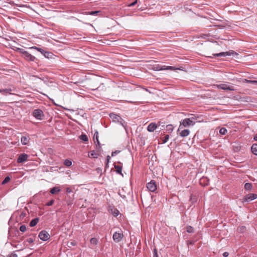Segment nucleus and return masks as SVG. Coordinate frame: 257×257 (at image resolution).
<instances>
[{
	"label": "nucleus",
	"instance_id": "obj_55",
	"mask_svg": "<svg viewBox=\"0 0 257 257\" xmlns=\"http://www.w3.org/2000/svg\"><path fill=\"white\" fill-rule=\"evenodd\" d=\"M145 66H149V64H145Z\"/></svg>",
	"mask_w": 257,
	"mask_h": 257
},
{
	"label": "nucleus",
	"instance_id": "obj_11",
	"mask_svg": "<svg viewBox=\"0 0 257 257\" xmlns=\"http://www.w3.org/2000/svg\"><path fill=\"white\" fill-rule=\"evenodd\" d=\"M236 53L233 51H230L226 52H221L218 54H214L213 55L214 56H231L233 54H236Z\"/></svg>",
	"mask_w": 257,
	"mask_h": 257
},
{
	"label": "nucleus",
	"instance_id": "obj_45",
	"mask_svg": "<svg viewBox=\"0 0 257 257\" xmlns=\"http://www.w3.org/2000/svg\"><path fill=\"white\" fill-rule=\"evenodd\" d=\"M27 241H28L29 243H32L34 242V240L32 238H29L27 239Z\"/></svg>",
	"mask_w": 257,
	"mask_h": 257
},
{
	"label": "nucleus",
	"instance_id": "obj_26",
	"mask_svg": "<svg viewBox=\"0 0 257 257\" xmlns=\"http://www.w3.org/2000/svg\"><path fill=\"white\" fill-rule=\"evenodd\" d=\"M80 139L84 142H87L88 141V139L87 136L85 134H82L80 136Z\"/></svg>",
	"mask_w": 257,
	"mask_h": 257
},
{
	"label": "nucleus",
	"instance_id": "obj_38",
	"mask_svg": "<svg viewBox=\"0 0 257 257\" xmlns=\"http://www.w3.org/2000/svg\"><path fill=\"white\" fill-rule=\"evenodd\" d=\"M118 213H119V211H118V210L115 209L113 211L112 214H113L114 216L116 217V216H117L118 215Z\"/></svg>",
	"mask_w": 257,
	"mask_h": 257
},
{
	"label": "nucleus",
	"instance_id": "obj_37",
	"mask_svg": "<svg viewBox=\"0 0 257 257\" xmlns=\"http://www.w3.org/2000/svg\"><path fill=\"white\" fill-rule=\"evenodd\" d=\"M167 128L168 131L172 132L173 130V127L172 125L169 124V125H167Z\"/></svg>",
	"mask_w": 257,
	"mask_h": 257
},
{
	"label": "nucleus",
	"instance_id": "obj_1",
	"mask_svg": "<svg viewBox=\"0 0 257 257\" xmlns=\"http://www.w3.org/2000/svg\"><path fill=\"white\" fill-rule=\"evenodd\" d=\"M196 122V118L194 117L191 118H185L180 121V124L179 126L178 132L183 128V127H188L190 126H193Z\"/></svg>",
	"mask_w": 257,
	"mask_h": 257
},
{
	"label": "nucleus",
	"instance_id": "obj_46",
	"mask_svg": "<svg viewBox=\"0 0 257 257\" xmlns=\"http://www.w3.org/2000/svg\"><path fill=\"white\" fill-rule=\"evenodd\" d=\"M98 13H99L98 11H92V12H90V15H94L97 14Z\"/></svg>",
	"mask_w": 257,
	"mask_h": 257
},
{
	"label": "nucleus",
	"instance_id": "obj_44",
	"mask_svg": "<svg viewBox=\"0 0 257 257\" xmlns=\"http://www.w3.org/2000/svg\"><path fill=\"white\" fill-rule=\"evenodd\" d=\"M137 3V0L135 1L134 2L129 4L128 5V7H133L135 6Z\"/></svg>",
	"mask_w": 257,
	"mask_h": 257
},
{
	"label": "nucleus",
	"instance_id": "obj_16",
	"mask_svg": "<svg viewBox=\"0 0 257 257\" xmlns=\"http://www.w3.org/2000/svg\"><path fill=\"white\" fill-rule=\"evenodd\" d=\"M110 116L114 121H119L120 120L122 119L120 117V116H119V115L115 114H113V113L110 114Z\"/></svg>",
	"mask_w": 257,
	"mask_h": 257
},
{
	"label": "nucleus",
	"instance_id": "obj_2",
	"mask_svg": "<svg viewBox=\"0 0 257 257\" xmlns=\"http://www.w3.org/2000/svg\"><path fill=\"white\" fill-rule=\"evenodd\" d=\"M150 69H153L156 71H160V70H175L177 69L172 66H159L158 65H154L152 68H150Z\"/></svg>",
	"mask_w": 257,
	"mask_h": 257
},
{
	"label": "nucleus",
	"instance_id": "obj_28",
	"mask_svg": "<svg viewBox=\"0 0 257 257\" xmlns=\"http://www.w3.org/2000/svg\"><path fill=\"white\" fill-rule=\"evenodd\" d=\"M227 133V130L225 127H222L219 130V133L221 135H224Z\"/></svg>",
	"mask_w": 257,
	"mask_h": 257
},
{
	"label": "nucleus",
	"instance_id": "obj_40",
	"mask_svg": "<svg viewBox=\"0 0 257 257\" xmlns=\"http://www.w3.org/2000/svg\"><path fill=\"white\" fill-rule=\"evenodd\" d=\"M54 202V200H51L47 203V206H51L53 204Z\"/></svg>",
	"mask_w": 257,
	"mask_h": 257
},
{
	"label": "nucleus",
	"instance_id": "obj_42",
	"mask_svg": "<svg viewBox=\"0 0 257 257\" xmlns=\"http://www.w3.org/2000/svg\"><path fill=\"white\" fill-rule=\"evenodd\" d=\"M120 152L119 151H115V152H113L111 154V156L112 157L114 156L115 155L118 154Z\"/></svg>",
	"mask_w": 257,
	"mask_h": 257
},
{
	"label": "nucleus",
	"instance_id": "obj_34",
	"mask_svg": "<svg viewBox=\"0 0 257 257\" xmlns=\"http://www.w3.org/2000/svg\"><path fill=\"white\" fill-rule=\"evenodd\" d=\"M187 231L189 233H192L194 231L193 228L190 226L187 227Z\"/></svg>",
	"mask_w": 257,
	"mask_h": 257
},
{
	"label": "nucleus",
	"instance_id": "obj_14",
	"mask_svg": "<svg viewBox=\"0 0 257 257\" xmlns=\"http://www.w3.org/2000/svg\"><path fill=\"white\" fill-rule=\"evenodd\" d=\"M157 126L156 123L152 122L148 126L147 130L150 132H152L157 128Z\"/></svg>",
	"mask_w": 257,
	"mask_h": 257
},
{
	"label": "nucleus",
	"instance_id": "obj_4",
	"mask_svg": "<svg viewBox=\"0 0 257 257\" xmlns=\"http://www.w3.org/2000/svg\"><path fill=\"white\" fill-rule=\"evenodd\" d=\"M156 94L155 92L151 91L146 88V97L148 100L146 102H151L155 99Z\"/></svg>",
	"mask_w": 257,
	"mask_h": 257
},
{
	"label": "nucleus",
	"instance_id": "obj_41",
	"mask_svg": "<svg viewBox=\"0 0 257 257\" xmlns=\"http://www.w3.org/2000/svg\"><path fill=\"white\" fill-rule=\"evenodd\" d=\"M153 257H158L156 249H154L153 252Z\"/></svg>",
	"mask_w": 257,
	"mask_h": 257
},
{
	"label": "nucleus",
	"instance_id": "obj_33",
	"mask_svg": "<svg viewBox=\"0 0 257 257\" xmlns=\"http://www.w3.org/2000/svg\"><path fill=\"white\" fill-rule=\"evenodd\" d=\"M10 177L9 176L6 177L2 182L3 184H5L9 182L10 180Z\"/></svg>",
	"mask_w": 257,
	"mask_h": 257
},
{
	"label": "nucleus",
	"instance_id": "obj_20",
	"mask_svg": "<svg viewBox=\"0 0 257 257\" xmlns=\"http://www.w3.org/2000/svg\"><path fill=\"white\" fill-rule=\"evenodd\" d=\"M38 221H39V219L38 218H36L32 219L30 223V226H31V227L35 226L37 224Z\"/></svg>",
	"mask_w": 257,
	"mask_h": 257
},
{
	"label": "nucleus",
	"instance_id": "obj_21",
	"mask_svg": "<svg viewBox=\"0 0 257 257\" xmlns=\"http://www.w3.org/2000/svg\"><path fill=\"white\" fill-rule=\"evenodd\" d=\"M93 139H94V142L95 143H97V144L98 145H100V143H99V141L98 140V133L97 132H96L94 133V136H93Z\"/></svg>",
	"mask_w": 257,
	"mask_h": 257
},
{
	"label": "nucleus",
	"instance_id": "obj_6",
	"mask_svg": "<svg viewBox=\"0 0 257 257\" xmlns=\"http://www.w3.org/2000/svg\"><path fill=\"white\" fill-rule=\"evenodd\" d=\"M33 116L38 119H42L44 116L43 112L39 109H35L33 112Z\"/></svg>",
	"mask_w": 257,
	"mask_h": 257
},
{
	"label": "nucleus",
	"instance_id": "obj_15",
	"mask_svg": "<svg viewBox=\"0 0 257 257\" xmlns=\"http://www.w3.org/2000/svg\"><path fill=\"white\" fill-rule=\"evenodd\" d=\"M190 131L189 130L186 129L182 130L179 133L180 136L182 137H185L189 135Z\"/></svg>",
	"mask_w": 257,
	"mask_h": 257
},
{
	"label": "nucleus",
	"instance_id": "obj_17",
	"mask_svg": "<svg viewBox=\"0 0 257 257\" xmlns=\"http://www.w3.org/2000/svg\"><path fill=\"white\" fill-rule=\"evenodd\" d=\"M114 168L116 170V173L121 175L123 176V174H122V167L115 164Z\"/></svg>",
	"mask_w": 257,
	"mask_h": 257
},
{
	"label": "nucleus",
	"instance_id": "obj_31",
	"mask_svg": "<svg viewBox=\"0 0 257 257\" xmlns=\"http://www.w3.org/2000/svg\"><path fill=\"white\" fill-rule=\"evenodd\" d=\"M18 51L22 55L23 57L25 55V53H27V51L21 48H18Z\"/></svg>",
	"mask_w": 257,
	"mask_h": 257
},
{
	"label": "nucleus",
	"instance_id": "obj_8",
	"mask_svg": "<svg viewBox=\"0 0 257 257\" xmlns=\"http://www.w3.org/2000/svg\"><path fill=\"white\" fill-rule=\"evenodd\" d=\"M123 234L121 232H115L113 234V239L115 242H118L121 240Z\"/></svg>",
	"mask_w": 257,
	"mask_h": 257
},
{
	"label": "nucleus",
	"instance_id": "obj_53",
	"mask_svg": "<svg viewBox=\"0 0 257 257\" xmlns=\"http://www.w3.org/2000/svg\"><path fill=\"white\" fill-rule=\"evenodd\" d=\"M3 89H0V92L2 93V92H3Z\"/></svg>",
	"mask_w": 257,
	"mask_h": 257
},
{
	"label": "nucleus",
	"instance_id": "obj_3",
	"mask_svg": "<svg viewBox=\"0 0 257 257\" xmlns=\"http://www.w3.org/2000/svg\"><path fill=\"white\" fill-rule=\"evenodd\" d=\"M257 198V194L250 193L246 195L242 199V202H249Z\"/></svg>",
	"mask_w": 257,
	"mask_h": 257
},
{
	"label": "nucleus",
	"instance_id": "obj_13",
	"mask_svg": "<svg viewBox=\"0 0 257 257\" xmlns=\"http://www.w3.org/2000/svg\"><path fill=\"white\" fill-rule=\"evenodd\" d=\"M30 49L37 50V51L40 52L42 54H44V56L46 57H48V55H49V53L47 52L41 48L37 47L36 46L30 47Z\"/></svg>",
	"mask_w": 257,
	"mask_h": 257
},
{
	"label": "nucleus",
	"instance_id": "obj_10",
	"mask_svg": "<svg viewBox=\"0 0 257 257\" xmlns=\"http://www.w3.org/2000/svg\"><path fill=\"white\" fill-rule=\"evenodd\" d=\"M28 158V155L26 154H21L17 159V162L19 163H23L27 160Z\"/></svg>",
	"mask_w": 257,
	"mask_h": 257
},
{
	"label": "nucleus",
	"instance_id": "obj_47",
	"mask_svg": "<svg viewBox=\"0 0 257 257\" xmlns=\"http://www.w3.org/2000/svg\"><path fill=\"white\" fill-rule=\"evenodd\" d=\"M66 192L68 193H70L72 191V189L69 188H67L66 189Z\"/></svg>",
	"mask_w": 257,
	"mask_h": 257
},
{
	"label": "nucleus",
	"instance_id": "obj_19",
	"mask_svg": "<svg viewBox=\"0 0 257 257\" xmlns=\"http://www.w3.org/2000/svg\"><path fill=\"white\" fill-rule=\"evenodd\" d=\"M88 156L92 158H97L98 154L95 152V151H92L88 154Z\"/></svg>",
	"mask_w": 257,
	"mask_h": 257
},
{
	"label": "nucleus",
	"instance_id": "obj_36",
	"mask_svg": "<svg viewBox=\"0 0 257 257\" xmlns=\"http://www.w3.org/2000/svg\"><path fill=\"white\" fill-rule=\"evenodd\" d=\"M76 244V242L75 241H69L68 242V246L70 247L72 246H75Z\"/></svg>",
	"mask_w": 257,
	"mask_h": 257
},
{
	"label": "nucleus",
	"instance_id": "obj_43",
	"mask_svg": "<svg viewBox=\"0 0 257 257\" xmlns=\"http://www.w3.org/2000/svg\"><path fill=\"white\" fill-rule=\"evenodd\" d=\"M137 3V0L135 1L134 2L129 4L128 5V7H133L135 6Z\"/></svg>",
	"mask_w": 257,
	"mask_h": 257
},
{
	"label": "nucleus",
	"instance_id": "obj_23",
	"mask_svg": "<svg viewBox=\"0 0 257 257\" xmlns=\"http://www.w3.org/2000/svg\"><path fill=\"white\" fill-rule=\"evenodd\" d=\"M251 149L252 153L255 155H257V144H253L252 146Z\"/></svg>",
	"mask_w": 257,
	"mask_h": 257
},
{
	"label": "nucleus",
	"instance_id": "obj_9",
	"mask_svg": "<svg viewBox=\"0 0 257 257\" xmlns=\"http://www.w3.org/2000/svg\"><path fill=\"white\" fill-rule=\"evenodd\" d=\"M148 189L151 192H155L157 190V185L156 182L152 180L150 182L148 183L147 186Z\"/></svg>",
	"mask_w": 257,
	"mask_h": 257
},
{
	"label": "nucleus",
	"instance_id": "obj_18",
	"mask_svg": "<svg viewBox=\"0 0 257 257\" xmlns=\"http://www.w3.org/2000/svg\"><path fill=\"white\" fill-rule=\"evenodd\" d=\"M61 189L58 187H54L50 190V193L52 194H55L57 193L60 192Z\"/></svg>",
	"mask_w": 257,
	"mask_h": 257
},
{
	"label": "nucleus",
	"instance_id": "obj_35",
	"mask_svg": "<svg viewBox=\"0 0 257 257\" xmlns=\"http://www.w3.org/2000/svg\"><path fill=\"white\" fill-rule=\"evenodd\" d=\"M26 226L25 225H22L20 227V230L22 232H25L26 230Z\"/></svg>",
	"mask_w": 257,
	"mask_h": 257
},
{
	"label": "nucleus",
	"instance_id": "obj_48",
	"mask_svg": "<svg viewBox=\"0 0 257 257\" xmlns=\"http://www.w3.org/2000/svg\"><path fill=\"white\" fill-rule=\"evenodd\" d=\"M229 255V253L228 252H224L223 253V256L224 257H227Z\"/></svg>",
	"mask_w": 257,
	"mask_h": 257
},
{
	"label": "nucleus",
	"instance_id": "obj_30",
	"mask_svg": "<svg viewBox=\"0 0 257 257\" xmlns=\"http://www.w3.org/2000/svg\"><path fill=\"white\" fill-rule=\"evenodd\" d=\"M12 91V89L11 88H8V89H3V91L2 93L3 94H7V93H11V92Z\"/></svg>",
	"mask_w": 257,
	"mask_h": 257
},
{
	"label": "nucleus",
	"instance_id": "obj_27",
	"mask_svg": "<svg viewBox=\"0 0 257 257\" xmlns=\"http://www.w3.org/2000/svg\"><path fill=\"white\" fill-rule=\"evenodd\" d=\"M169 139V136L168 135H166L164 138H162V144L167 143Z\"/></svg>",
	"mask_w": 257,
	"mask_h": 257
},
{
	"label": "nucleus",
	"instance_id": "obj_50",
	"mask_svg": "<svg viewBox=\"0 0 257 257\" xmlns=\"http://www.w3.org/2000/svg\"><path fill=\"white\" fill-rule=\"evenodd\" d=\"M254 140L257 141V134L254 136Z\"/></svg>",
	"mask_w": 257,
	"mask_h": 257
},
{
	"label": "nucleus",
	"instance_id": "obj_24",
	"mask_svg": "<svg viewBox=\"0 0 257 257\" xmlns=\"http://www.w3.org/2000/svg\"><path fill=\"white\" fill-rule=\"evenodd\" d=\"M243 82L257 85V81L256 80H250L246 79H243Z\"/></svg>",
	"mask_w": 257,
	"mask_h": 257
},
{
	"label": "nucleus",
	"instance_id": "obj_52",
	"mask_svg": "<svg viewBox=\"0 0 257 257\" xmlns=\"http://www.w3.org/2000/svg\"><path fill=\"white\" fill-rule=\"evenodd\" d=\"M110 156H108L107 157V161H109V159H110Z\"/></svg>",
	"mask_w": 257,
	"mask_h": 257
},
{
	"label": "nucleus",
	"instance_id": "obj_56",
	"mask_svg": "<svg viewBox=\"0 0 257 257\" xmlns=\"http://www.w3.org/2000/svg\"><path fill=\"white\" fill-rule=\"evenodd\" d=\"M145 66H149V64H145Z\"/></svg>",
	"mask_w": 257,
	"mask_h": 257
},
{
	"label": "nucleus",
	"instance_id": "obj_32",
	"mask_svg": "<svg viewBox=\"0 0 257 257\" xmlns=\"http://www.w3.org/2000/svg\"><path fill=\"white\" fill-rule=\"evenodd\" d=\"M98 240L96 238H92L90 239V243L92 244H96L97 243Z\"/></svg>",
	"mask_w": 257,
	"mask_h": 257
},
{
	"label": "nucleus",
	"instance_id": "obj_49",
	"mask_svg": "<svg viewBox=\"0 0 257 257\" xmlns=\"http://www.w3.org/2000/svg\"><path fill=\"white\" fill-rule=\"evenodd\" d=\"M244 229V227L243 226H242L240 228V231H243Z\"/></svg>",
	"mask_w": 257,
	"mask_h": 257
},
{
	"label": "nucleus",
	"instance_id": "obj_39",
	"mask_svg": "<svg viewBox=\"0 0 257 257\" xmlns=\"http://www.w3.org/2000/svg\"><path fill=\"white\" fill-rule=\"evenodd\" d=\"M7 257H18V255L14 252H12L11 254L7 255Z\"/></svg>",
	"mask_w": 257,
	"mask_h": 257
},
{
	"label": "nucleus",
	"instance_id": "obj_12",
	"mask_svg": "<svg viewBox=\"0 0 257 257\" xmlns=\"http://www.w3.org/2000/svg\"><path fill=\"white\" fill-rule=\"evenodd\" d=\"M23 57L28 61H34L36 59V58L30 54L29 52L25 53V55L23 56Z\"/></svg>",
	"mask_w": 257,
	"mask_h": 257
},
{
	"label": "nucleus",
	"instance_id": "obj_5",
	"mask_svg": "<svg viewBox=\"0 0 257 257\" xmlns=\"http://www.w3.org/2000/svg\"><path fill=\"white\" fill-rule=\"evenodd\" d=\"M217 88L221 89L224 90H230L234 91L235 89L233 86L229 85L227 84L222 83L220 84H217L215 85Z\"/></svg>",
	"mask_w": 257,
	"mask_h": 257
},
{
	"label": "nucleus",
	"instance_id": "obj_51",
	"mask_svg": "<svg viewBox=\"0 0 257 257\" xmlns=\"http://www.w3.org/2000/svg\"><path fill=\"white\" fill-rule=\"evenodd\" d=\"M119 194L121 196V197L123 198H125L126 197V196L125 195H122L120 193H119Z\"/></svg>",
	"mask_w": 257,
	"mask_h": 257
},
{
	"label": "nucleus",
	"instance_id": "obj_29",
	"mask_svg": "<svg viewBox=\"0 0 257 257\" xmlns=\"http://www.w3.org/2000/svg\"><path fill=\"white\" fill-rule=\"evenodd\" d=\"M64 164L65 166L69 167L72 165V162L69 160L66 159L64 161Z\"/></svg>",
	"mask_w": 257,
	"mask_h": 257
},
{
	"label": "nucleus",
	"instance_id": "obj_25",
	"mask_svg": "<svg viewBox=\"0 0 257 257\" xmlns=\"http://www.w3.org/2000/svg\"><path fill=\"white\" fill-rule=\"evenodd\" d=\"M252 187V185L251 183H246L244 185V188L246 190H250Z\"/></svg>",
	"mask_w": 257,
	"mask_h": 257
},
{
	"label": "nucleus",
	"instance_id": "obj_54",
	"mask_svg": "<svg viewBox=\"0 0 257 257\" xmlns=\"http://www.w3.org/2000/svg\"><path fill=\"white\" fill-rule=\"evenodd\" d=\"M149 50H147V53H149Z\"/></svg>",
	"mask_w": 257,
	"mask_h": 257
},
{
	"label": "nucleus",
	"instance_id": "obj_7",
	"mask_svg": "<svg viewBox=\"0 0 257 257\" xmlns=\"http://www.w3.org/2000/svg\"><path fill=\"white\" fill-rule=\"evenodd\" d=\"M50 234L46 230H42L39 234V237L43 241H47L50 238Z\"/></svg>",
	"mask_w": 257,
	"mask_h": 257
},
{
	"label": "nucleus",
	"instance_id": "obj_22",
	"mask_svg": "<svg viewBox=\"0 0 257 257\" xmlns=\"http://www.w3.org/2000/svg\"><path fill=\"white\" fill-rule=\"evenodd\" d=\"M21 142L23 145H27L29 142V139L28 137L23 136L21 138Z\"/></svg>",
	"mask_w": 257,
	"mask_h": 257
}]
</instances>
